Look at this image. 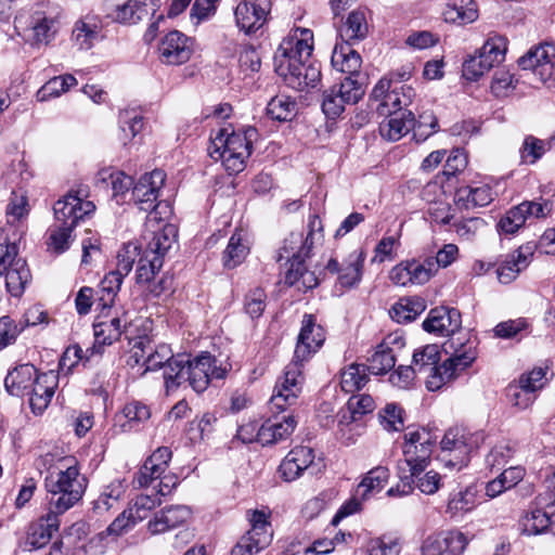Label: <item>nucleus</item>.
Listing matches in <instances>:
<instances>
[{
  "label": "nucleus",
  "instance_id": "obj_55",
  "mask_svg": "<svg viewBox=\"0 0 555 555\" xmlns=\"http://www.w3.org/2000/svg\"><path fill=\"white\" fill-rule=\"evenodd\" d=\"M405 262L411 275V285H423L436 274L431 257L423 261L408 260Z\"/></svg>",
  "mask_w": 555,
  "mask_h": 555
},
{
  "label": "nucleus",
  "instance_id": "obj_3",
  "mask_svg": "<svg viewBox=\"0 0 555 555\" xmlns=\"http://www.w3.org/2000/svg\"><path fill=\"white\" fill-rule=\"evenodd\" d=\"M44 488L49 495L48 505L52 511L65 513L81 500L87 479L80 475L77 460L64 456L48 467Z\"/></svg>",
  "mask_w": 555,
  "mask_h": 555
},
{
  "label": "nucleus",
  "instance_id": "obj_58",
  "mask_svg": "<svg viewBox=\"0 0 555 555\" xmlns=\"http://www.w3.org/2000/svg\"><path fill=\"white\" fill-rule=\"evenodd\" d=\"M546 143L533 135H527L520 147V158L522 163L534 164L546 152Z\"/></svg>",
  "mask_w": 555,
  "mask_h": 555
},
{
  "label": "nucleus",
  "instance_id": "obj_28",
  "mask_svg": "<svg viewBox=\"0 0 555 555\" xmlns=\"http://www.w3.org/2000/svg\"><path fill=\"white\" fill-rule=\"evenodd\" d=\"M62 514L52 511L49 506L48 513L29 526L26 544L31 548H40L49 543L53 533L59 529V516Z\"/></svg>",
  "mask_w": 555,
  "mask_h": 555
},
{
  "label": "nucleus",
  "instance_id": "obj_21",
  "mask_svg": "<svg viewBox=\"0 0 555 555\" xmlns=\"http://www.w3.org/2000/svg\"><path fill=\"white\" fill-rule=\"evenodd\" d=\"M165 178L164 171L153 170L142 176L133 185L132 197L140 210L147 212L153 211L157 207L156 201L164 185Z\"/></svg>",
  "mask_w": 555,
  "mask_h": 555
},
{
  "label": "nucleus",
  "instance_id": "obj_9",
  "mask_svg": "<svg viewBox=\"0 0 555 555\" xmlns=\"http://www.w3.org/2000/svg\"><path fill=\"white\" fill-rule=\"evenodd\" d=\"M415 95L410 87L391 88V79L383 77L375 85L371 93V101L376 104V111L379 115L391 114L393 112H403V107L412 103Z\"/></svg>",
  "mask_w": 555,
  "mask_h": 555
},
{
  "label": "nucleus",
  "instance_id": "obj_12",
  "mask_svg": "<svg viewBox=\"0 0 555 555\" xmlns=\"http://www.w3.org/2000/svg\"><path fill=\"white\" fill-rule=\"evenodd\" d=\"M440 461L446 467L460 470L468 463V455L474 449V442L464 429L450 428L440 442Z\"/></svg>",
  "mask_w": 555,
  "mask_h": 555
},
{
  "label": "nucleus",
  "instance_id": "obj_5",
  "mask_svg": "<svg viewBox=\"0 0 555 555\" xmlns=\"http://www.w3.org/2000/svg\"><path fill=\"white\" fill-rule=\"evenodd\" d=\"M53 210L55 222L50 229V246L56 253H63L69 247L74 228L79 220L95 210V205L77 194L68 193L54 204Z\"/></svg>",
  "mask_w": 555,
  "mask_h": 555
},
{
  "label": "nucleus",
  "instance_id": "obj_52",
  "mask_svg": "<svg viewBox=\"0 0 555 555\" xmlns=\"http://www.w3.org/2000/svg\"><path fill=\"white\" fill-rule=\"evenodd\" d=\"M119 125L122 132L121 140L126 145L141 132L144 121L143 117L137 111L125 109L119 113Z\"/></svg>",
  "mask_w": 555,
  "mask_h": 555
},
{
  "label": "nucleus",
  "instance_id": "obj_60",
  "mask_svg": "<svg viewBox=\"0 0 555 555\" xmlns=\"http://www.w3.org/2000/svg\"><path fill=\"white\" fill-rule=\"evenodd\" d=\"M27 196L23 193L12 192L7 207V218L9 224H15L28 215Z\"/></svg>",
  "mask_w": 555,
  "mask_h": 555
},
{
  "label": "nucleus",
  "instance_id": "obj_24",
  "mask_svg": "<svg viewBox=\"0 0 555 555\" xmlns=\"http://www.w3.org/2000/svg\"><path fill=\"white\" fill-rule=\"evenodd\" d=\"M192 516V511L186 505H172L157 512L147 524V530L152 534H160L186 524Z\"/></svg>",
  "mask_w": 555,
  "mask_h": 555
},
{
  "label": "nucleus",
  "instance_id": "obj_40",
  "mask_svg": "<svg viewBox=\"0 0 555 555\" xmlns=\"http://www.w3.org/2000/svg\"><path fill=\"white\" fill-rule=\"evenodd\" d=\"M426 309V302L422 297H403L397 301L389 313L393 321L408 323L415 320Z\"/></svg>",
  "mask_w": 555,
  "mask_h": 555
},
{
  "label": "nucleus",
  "instance_id": "obj_63",
  "mask_svg": "<svg viewBox=\"0 0 555 555\" xmlns=\"http://www.w3.org/2000/svg\"><path fill=\"white\" fill-rule=\"evenodd\" d=\"M519 205L511 208L499 221L498 230L504 234L516 233L526 222V217Z\"/></svg>",
  "mask_w": 555,
  "mask_h": 555
},
{
  "label": "nucleus",
  "instance_id": "obj_56",
  "mask_svg": "<svg viewBox=\"0 0 555 555\" xmlns=\"http://www.w3.org/2000/svg\"><path fill=\"white\" fill-rule=\"evenodd\" d=\"M172 357V350L168 345L160 344L155 348L152 346V350H147V353L145 354V359L143 361V365L145 367L141 374L143 375L147 371L164 369Z\"/></svg>",
  "mask_w": 555,
  "mask_h": 555
},
{
  "label": "nucleus",
  "instance_id": "obj_23",
  "mask_svg": "<svg viewBox=\"0 0 555 555\" xmlns=\"http://www.w3.org/2000/svg\"><path fill=\"white\" fill-rule=\"evenodd\" d=\"M297 421L291 414L275 415L266 420L257 430V442L262 446L274 444L287 439L295 430Z\"/></svg>",
  "mask_w": 555,
  "mask_h": 555
},
{
  "label": "nucleus",
  "instance_id": "obj_44",
  "mask_svg": "<svg viewBox=\"0 0 555 555\" xmlns=\"http://www.w3.org/2000/svg\"><path fill=\"white\" fill-rule=\"evenodd\" d=\"M369 382V370L364 364L352 363L340 374V386L346 393H353Z\"/></svg>",
  "mask_w": 555,
  "mask_h": 555
},
{
  "label": "nucleus",
  "instance_id": "obj_19",
  "mask_svg": "<svg viewBox=\"0 0 555 555\" xmlns=\"http://www.w3.org/2000/svg\"><path fill=\"white\" fill-rule=\"evenodd\" d=\"M270 0H240L234 8L236 26L246 34L256 33L267 22Z\"/></svg>",
  "mask_w": 555,
  "mask_h": 555
},
{
  "label": "nucleus",
  "instance_id": "obj_7",
  "mask_svg": "<svg viewBox=\"0 0 555 555\" xmlns=\"http://www.w3.org/2000/svg\"><path fill=\"white\" fill-rule=\"evenodd\" d=\"M269 516L270 513L266 511L256 509L249 513L250 530L241 538L231 555H255L271 543Z\"/></svg>",
  "mask_w": 555,
  "mask_h": 555
},
{
  "label": "nucleus",
  "instance_id": "obj_45",
  "mask_svg": "<svg viewBox=\"0 0 555 555\" xmlns=\"http://www.w3.org/2000/svg\"><path fill=\"white\" fill-rule=\"evenodd\" d=\"M73 35L76 43L82 50L90 49L94 42L102 38L101 27L98 25L96 21L91 17H86L77 22Z\"/></svg>",
  "mask_w": 555,
  "mask_h": 555
},
{
  "label": "nucleus",
  "instance_id": "obj_57",
  "mask_svg": "<svg viewBox=\"0 0 555 555\" xmlns=\"http://www.w3.org/2000/svg\"><path fill=\"white\" fill-rule=\"evenodd\" d=\"M453 227L461 240L472 242L483 232L487 222L482 218L473 217L457 221Z\"/></svg>",
  "mask_w": 555,
  "mask_h": 555
},
{
  "label": "nucleus",
  "instance_id": "obj_54",
  "mask_svg": "<svg viewBox=\"0 0 555 555\" xmlns=\"http://www.w3.org/2000/svg\"><path fill=\"white\" fill-rule=\"evenodd\" d=\"M551 514L542 509H533L527 514L521 520L522 532L528 535L540 534L545 530H550Z\"/></svg>",
  "mask_w": 555,
  "mask_h": 555
},
{
  "label": "nucleus",
  "instance_id": "obj_59",
  "mask_svg": "<svg viewBox=\"0 0 555 555\" xmlns=\"http://www.w3.org/2000/svg\"><path fill=\"white\" fill-rule=\"evenodd\" d=\"M506 395L509 402L521 410L529 408L535 400V395L519 380L508 385Z\"/></svg>",
  "mask_w": 555,
  "mask_h": 555
},
{
  "label": "nucleus",
  "instance_id": "obj_10",
  "mask_svg": "<svg viewBox=\"0 0 555 555\" xmlns=\"http://www.w3.org/2000/svg\"><path fill=\"white\" fill-rule=\"evenodd\" d=\"M364 94V88L357 79L345 77L339 86L323 92L322 111L328 118L338 117L346 104H356Z\"/></svg>",
  "mask_w": 555,
  "mask_h": 555
},
{
  "label": "nucleus",
  "instance_id": "obj_50",
  "mask_svg": "<svg viewBox=\"0 0 555 555\" xmlns=\"http://www.w3.org/2000/svg\"><path fill=\"white\" fill-rule=\"evenodd\" d=\"M122 417L126 418V422L121 424L124 431L138 430L140 425L151 417V411L147 405L132 401L124 406Z\"/></svg>",
  "mask_w": 555,
  "mask_h": 555
},
{
  "label": "nucleus",
  "instance_id": "obj_49",
  "mask_svg": "<svg viewBox=\"0 0 555 555\" xmlns=\"http://www.w3.org/2000/svg\"><path fill=\"white\" fill-rule=\"evenodd\" d=\"M297 113V103L288 95L279 94L267 105V115L278 121L292 120Z\"/></svg>",
  "mask_w": 555,
  "mask_h": 555
},
{
  "label": "nucleus",
  "instance_id": "obj_27",
  "mask_svg": "<svg viewBox=\"0 0 555 555\" xmlns=\"http://www.w3.org/2000/svg\"><path fill=\"white\" fill-rule=\"evenodd\" d=\"M314 460V452L310 447H296L284 457L279 472L285 481L297 479Z\"/></svg>",
  "mask_w": 555,
  "mask_h": 555
},
{
  "label": "nucleus",
  "instance_id": "obj_47",
  "mask_svg": "<svg viewBox=\"0 0 555 555\" xmlns=\"http://www.w3.org/2000/svg\"><path fill=\"white\" fill-rule=\"evenodd\" d=\"M124 279L120 274L109 271L101 281L99 289L98 305L102 312L113 307Z\"/></svg>",
  "mask_w": 555,
  "mask_h": 555
},
{
  "label": "nucleus",
  "instance_id": "obj_17",
  "mask_svg": "<svg viewBox=\"0 0 555 555\" xmlns=\"http://www.w3.org/2000/svg\"><path fill=\"white\" fill-rule=\"evenodd\" d=\"M461 313L455 308L436 307L431 309L423 322V328L433 334L449 336V339L466 335L474 339L468 332L461 331Z\"/></svg>",
  "mask_w": 555,
  "mask_h": 555
},
{
  "label": "nucleus",
  "instance_id": "obj_13",
  "mask_svg": "<svg viewBox=\"0 0 555 555\" xmlns=\"http://www.w3.org/2000/svg\"><path fill=\"white\" fill-rule=\"evenodd\" d=\"M519 66L531 70L547 87L555 86V46L542 43L530 49L518 60Z\"/></svg>",
  "mask_w": 555,
  "mask_h": 555
},
{
  "label": "nucleus",
  "instance_id": "obj_36",
  "mask_svg": "<svg viewBox=\"0 0 555 555\" xmlns=\"http://www.w3.org/2000/svg\"><path fill=\"white\" fill-rule=\"evenodd\" d=\"M364 424L356 413L350 410L349 405L340 409L338 412L337 435L339 439L346 444H353L358 437L363 434Z\"/></svg>",
  "mask_w": 555,
  "mask_h": 555
},
{
  "label": "nucleus",
  "instance_id": "obj_38",
  "mask_svg": "<svg viewBox=\"0 0 555 555\" xmlns=\"http://www.w3.org/2000/svg\"><path fill=\"white\" fill-rule=\"evenodd\" d=\"M5 288L14 297H21L31 280L30 271L24 259H17L4 271Z\"/></svg>",
  "mask_w": 555,
  "mask_h": 555
},
{
  "label": "nucleus",
  "instance_id": "obj_25",
  "mask_svg": "<svg viewBox=\"0 0 555 555\" xmlns=\"http://www.w3.org/2000/svg\"><path fill=\"white\" fill-rule=\"evenodd\" d=\"M534 246L531 243L521 245L518 249L508 254L496 269L498 279L502 284H509L531 262Z\"/></svg>",
  "mask_w": 555,
  "mask_h": 555
},
{
  "label": "nucleus",
  "instance_id": "obj_11",
  "mask_svg": "<svg viewBox=\"0 0 555 555\" xmlns=\"http://www.w3.org/2000/svg\"><path fill=\"white\" fill-rule=\"evenodd\" d=\"M185 371L189 385L194 391L203 392L210 380L224 378L228 369L217 365V360L209 352H202L192 360L188 356Z\"/></svg>",
  "mask_w": 555,
  "mask_h": 555
},
{
  "label": "nucleus",
  "instance_id": "obj_31",
  "mask_svg": "<svg viewBox=\"0 0 555 555\" xmlns=\"http://www.w3.org/2000/svg\"><path fill=\"white\" fill-rule=\"evenodd\" d=\"M26 315V321L20 323L8 315L0 318V350L13 344L27 325H36L46 320L44 312L38 310H29Z\"/></svg>",
  "mask_w": 555,
  "mask_h": 555
},
{
  "label": "nucleus",
  "instance_id": "obj_29",
  "mask_svg": "<svg viewBox=\"0 0 555 555\" xmlns=\"http://www.w3.org/2000/svg\"><path fill=\"white\" fill-rule=\"evenodd\" d=\"M443 195L442 186L437 181L428 182L422 191L423 199L429 204L427 212L431 220L447 224L452 219V208L449 203L441 199Z\"/></svg>",
  "mask_w": 555,
  "mask_h": 555
},
{
  "label": "nucleus",
  "instance_id": "obj_26",
  "mask_svg": "<svg viewBox=\"0 0 555 555\" xmlns=\"http://www.w3.org/2000/svg\"><path fill=\"white\" fill-rule=\"evenodd\" d=\"M387 120L383 121L379 126L380 134L390 141H397L406 134L410 130L417 128L421 131L424 121H416L414 114L411 111L404 109L403 112H393L386 114Z\"/></svg>",
  "mask_w": 555,
  "mask_h": 555
},
{
  "label": "nucleus",
  "instance_id": "obj_62",
  "mask_svg": "<svg viewBox=\"0 0 555 555\" xmlns=\"http://www.w3.org/2000/svg\"><path fill=\"white\" fill-rule=\"evenodd\" d=\"M514 452V446L509 441H500L490 450L486 462L491 468H501L513 457Z\"/></svg>",
  "mask_w": 555,
  "mask_h": 555
},
{
  "label": "nucleus",
  "instance_id": "obj_64",
  "mask_svg": "<svg viewBox=\"0 0 555 555\" xmlns=\"http://www.w3.org/2000/svg\"><path fill=\"white\" fill-rule=\"evenodd\" d=\"M400 546L396 539L380 537L370 541L366 555H399Z\"/></svg>",
  "mask_w": 555,
  "mask_h": 555
},
{
  "label": "nucleus",
  "instance_id": "obj_42",
  "mask_svg": "<svg viewBox=\"0 0 555 555\" xmlns=\"http://www.w3.org/2000/svg\"><path fill=\"white\" fill-rule=\"evenodd\" d=\"M443 14L446 21L461 24L473 23L478 16L474 0H449Z\"/></svg>",
  "mask_w": 555,
  "mask_h": 555
},
{
  "label": "nucleus",
  "instance_id": "obj_61",
  "mask_svg": "<svg viewBox=\"0 0 555 555\" xmlns=\"http://www.w3.org/2000/svg\"><path fill=\"white\" fill-rule=\"evenodd\" d=\"M138 249L139 247L133 243L125 244L117 254V264L113 272L120 274L121 279L128 275L132 270L137 256L139 255Z\"/></svg>",
  "mask_w": 555,
  "mask_h": 555
},
{
  "label": "nucleus",
  "instance_id": "obj_32",
  "mask_svg": "<svg viewBox=\"0 0 555 555\" xmlns=\"http://www.w3.org/2000/svg\"><path fill=\"white\" fill-rule=\"evenodd\" d=\"M493 201L492 190L489 185L462 186L454 195V203L460 210H469L483 207Z\"/></svg>",
  "mask_w": 555,
  "mask_h": 555
},
{
  "label": "nucleus",
  "instance_id": "obj_34",
  "mask_svg": "<svg viewBox=\"0 0 555 555\" xmlns=\"http://www.w3.org/2000/svg\"><path fill=\"white\" fill-rule=\"evenodd\" d=\"M38 374L37 369L29 363L21 364L10 371L4 379L7 391L15 397H24Z\"/></svg>",
  "mask_w": 555,
  "mask_h": 555
},
{
  "label": "nucleus",
  "instance_id": "obj_15",
  "mask_svg": "<svg viewBox=\"0 0 555 555\" xmlns=\"http://www.w3.org/2000/svg\"><path fill=\"white\" fill-rule=\"evenodd\" d=\"M365 251L357 248L349 253L346 258L339 262L336 258H331L325 269L337 275V284L343 288L357 287L363 276Z\"/></svg>",
  "mask_w": 555,
  "mask_h": 555
},
{
  "label": "nucleus",
  "instance_id": "obj_2",
  "mask_svg": "<svg viewBox=\"0 0 555 555\" xmlns=\"http://www.w3.org/2000/svg\"><path fill=\"white\" fill-rule=\"evenodd\" d=\"M313 34L297 27L283 39L274 55L275 72L295 90L314 88L321 79L320 67L310 62Z\"/></svg>",
  "mask_w": 555,
  "mask_h": 555
},
{
  "label": "nucleus",
  "instance_id": "obj_53",
  "mask_svg": "<svg viewBox=\"0 0 555 555\" xmlns=\"http://www.w3.org/2000/svg\"><path fill=\"white\" fill-rule=\"evenodd\" d=\"M403 410L395 402L387 403L378 412V422L387 431H400L404 427Z\"/></svg>",
  "mask_w": 555,
  "mask_h": 555
},
{
  "label": "nucleus",
  "instance_id": "obj_39",
  "mask_svg": "<svg viewBox=\"0 0 555 555\" xmlns=\"http://www.w3.org/2000/svg\"><path fill=\"white\" fill-rule=\"evenodd\" d=\"M390 477L386 466L378 465L370 469L357 487V495L362 500L369 499L374 493L380 492L387 485Z\"/></svg>",
  "mask_w": 555,
  "mask_h": 555
},
{
  "label": "nucleus",
  "instance_id": "obj_43",
  "mask_svg": "<svg viewBox=\"0 0 555 555\" xmlns=\"http://www.w3.org/2000/svg\"><path fill=\"white\" fill-rule=\"evenodd\" d=\"M185 363L188 356L179 354L172 357L164 367V380L167 393L176 391L182 384L186 383Z\"/></svg>",
  "mask_w": 555,
  "mask_h": 555
},
{
  "label": "nucleus",
  "instance_id": "obj_22",
  "mask_svg": "<svg viewBox=\"0 0 555 555\" xmlns=\"http://www.w3.org/2000/svg\"><path fill=\"white\" fill-rule=\"evenodd\" d=\"M158 50L162 62L169 65H180L188 62L194 51L192 39L178 30L167 34Z\"/></svg>",
  "mask_w": 555,
  "mask_h": 555
},
{
  "label": "nucleus",
  "instance_id": "obj_48",
  "mask_svg": "<svg viewBox=\"0 0 555 555\" xmlns=\"http://www.w3.org/2000/svg\"><path fill=\"white\" fill-rule=\"evenodd\" d=\"M99 179L102 183L112 188V196L117 201L118 204L119 197H122L131 188L133 189L134 185L132 177L126 175L122 171L104 169L100 171Z\"/></svg>",
  "mask_w": 555,
  "mask_h": 555
},
{
  "label": "nucleus",
  "instance_id": "obj_6",
  "mask_svg": "<svg viewBox=\"0 0 555 555\" xmlns=\"http://www.w3.org/2000/svg\"><path fill=\"white\" fill-rule=\"evenodd\" d=\"M176 229L166 224L162 230L152 233L151 238L144 247L142 256L138 260L137 283L150 284L156 273L162 269L164 256L175 243Z\"/></svg>",
  "mask_w": 555,
  "mask_h": 555
},
{
  "label": "nucleus",
  "instance_id": "obj_16",
  "mask_svg": "<svg viewBox=\"0 0 555 555\" xmlns=\"http://www.w3.org/2000/svg\"><path fill=\"white\" fill-rule=\"evenodd\" d=\"M16 27L26 25V40L33 47L49 44L57 34V20L43 11H34L26 21L23 17L15 18Z\"/></svg>",
  "mask_w": 555,
  "mask_h": 555
},
{
  "label": "nucleus",
  "instance_id": "obj_14",
  "mask_svg": "<svg viewBox=\"0 0 555 555\" xmlns=\"http://www.w3.org/2000/svg\"><path fill=\"white\" fill-rule=\"evenodd\" d=\"M301 366L295 362H291L284 371L283 377H281L273 390V395L270 399L271 410L279 412L285 411L286 406H291L296 403L298 395L301 391L302 375Z\"/></svg>",
  "mask_w": 555,
  "mask_h": 555
},
{
  "label": "nucleus",
  "instance_id": "obj_35",
  "mask_svg": "<svg viewBox=\"0 0 555 555\" xmlns=\"http://www.w3.org/2000/svg\"><path fill=\"white\" fill-rule=\"evenodd\" d=\"M367 34L369 24L365 12L360 9L351 11L339 28L341 43L353 44L365 39Z\"/></svg>",
  "mask_w": 555,
  "mask_h": 555
},
{
  "label": "nucleus",
  "instance_id": "obj_4",
  "mask_svg": "<svg viewBox=\"0 0 555 555\" xmlns=\"http://www.w3.org/2000/svg\"><path fill=\"white\" fill-rule=\"evenodd\" d=\"M256 134L257 130L253 127L243 132L231 133L227 128H222L211 139L208 154L215 160H222L230 175L238 173L245 168V162L251 154L253 139Z\"/></svg>",
  "mask_w": 555,
  "mask_h": 555
},
{
  "label": "nucleus",
  "instance_id": "obj_51",
  "mask_svg": "<svg viewBox=\"0 0 555 555\" xmlns=\"http://www.w3.org/2000/svg\"><path fill=\"white\" fill-rule=\"evenodd\" d=\"M477 490L474 487H466L456 493L451 494L448 505L447 513L451 516H457L462 513H467L476 506Z\"/></svg>",
  "mask_w": 555,
  "mask_h": 555
},
{
  "label": "nucleus",
  "instance_id": "obj_8",
  "mask_svg": "<svg viewBox=\"0 0 555 555\" xmlns=\"http://www.w3.org/2000/svg\"><path fill=\"white\" fill-rule=\"evenodd\" d=\"M434 446L433 435L424 428L405 433L402 452L412 475H418L427 467Z\"/></svg>",
  "mask_w": 555,
  "mask_h": 555
},
{
  "label": "nucleus",
  "instance_id": "obj_37",
  "mask_svg": "<svg viewBox=\"0 0 555 555\" xmlns=\"http://www.w3.org/2000/svg\"><path fill=\"white\" fill-rule=\"evenodd\" d=\"M249 253L247 232L237 229L230 237L228 246L223 253V264L228 269H233L244 261Z\"/></svg>",
  "mask_w": 555,
  "mask_h": 555
},
{
  "label": "nucleus",
  "instance_id": "obj_20",
  "mask_svg": "<svg viewBox=\"0 0 555 555\" xmlns=\"http://www.w3.org/2000/svg\"><path fill=\"white\" fill-rule=\"evenodd\" d=\"M31 384L26 396L29 397V405L33 413L40 415L49 406L59 386V372L50 370L38 373Z\"/></svg>",
  "mask_w": 555,
  "mask_h": 555
},
{
  "label": "nucleus",
  "instance_id": "obj_18",
  "mask_svg": "<svg viewBox=\"0 0 555 555\" xmlns=\"http://www.w3.org/2000/svg\"><path fill=\"white\" fill-rule=\"evenodd\" d=\"M324 340L323 327L317 324L315 318L312 314H305L292 362L302 365L305 361L321 348Z\"/></svg>",
  "mask_w": 555,
  "mask_h": 555
},
{
  "label": "nucleus",
  "instance_id": "obj_1",
  "mask_svg": "<svg viewBox=\"0 0 555 555\" xmlns=\"http://www.w3.org/2000/svg\"><path fill=\"white\" fill-rule=\"evenodd\" d=\"M450 358L439 366L440 353L437 345H426L413 353V367L418 374H428L426 387L430 391L438 390L447 382L467 369L477 357L476 339L463 335L448 339L442 345Z\"/></svg>",
  "mask_w": 555,
  "mask_h": 555
},
{
  "label": "nucleus",
  "instance_id": "obj_30",
  "mask_svg": "<svg viewBox=\"0 0 555 555\" xmlns=\"http://www.w3.org/2000/svg\"><path fill=\"white\" fill-rule=\"evenodd\" d=\"M159 5V0H129L116 7L113 20L122 24H135L149 15L154 16Z\"/></svg>",
  "mask_w": 555,
  "mask_h": 555
},
{
  "label": "nucleus",
  "instance_id": "obj_46",
  "mask_svg": "<svg viewBox=\"0 0 555 555\" xmlns=\"http://www.w3.org/2000/svg\"><path fill=\"white\" fill-rule=\"evenodd\" d=\"M384 340L370 359V365L367 370L374 375H382L390 371L396 364V356L392 349L389 347V339ZM397 338L391 339L395 343Z\"/></svg>",
  "mask_w": 555,
  "mask_h": 555
},
{
  "label": "nucleus",
  "instance_id": "obj_33",
  "mask_svg": "<svg viewBox=\"0 0 555 555\" xmlns=\"http://www.w3.org/2000/svg\"><path fill=\"white\" fill-rule=\"evenodd\" d=\"M352 44L337 43L332 54V65L335 69L347 74V77L357 79L360 73L362 59L360 54L351 48Z\"/></svg>",
  "mask_w": 555,
  "mask_h": 555
},
{
  "label": "nucleus",
  "instance_id": "obj_41",
  "mask_svg": "<svg viewBox=\"0 0 555 555\" xmlns=\"http://www.w3.org/2000/svg\"><path fill=\"white\" fill-rule=\"evenodd\" d=\"M507 41L504 37L494 35L489 37L480 48L478 56L491 69L501 64L506 54Z\"/></svg>",
  "mask_w": 555,
  "mask_h": 555
}]
</instances>
